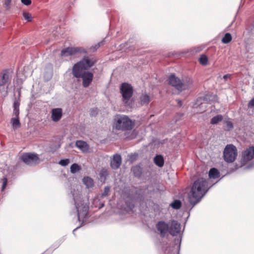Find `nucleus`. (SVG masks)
<instances>
[{
    "label": "nucleus",
    "instance_id": "nucleus-23",
    "mask_svg": "<svg viewBox=\"0 0 254 254\" xmlns=\"http://www.w3.org/2000/svg\"><path fill=\"white\" fill-rule=\"evenodd\" d=\"M223 117L221 115H218L213 117L210 121V123L212 125H215L218 124L219 122L222 121Z\"/></svg>",
    "mask_w": 254,
    "mask_h": 254
},
{
    "label": "nucleus",
    "instance_id": "nucleus-13",
    "mask_svg": "<svg viewBox=\"0 0 254 254\" xmlns=\"http://www.w3.org/2000/svg\"><path fill=\"white\" fill-rule=\"evenodd\" d=\"M122 163V157L120 154H116L114 155L111 159L110 166L112 169H118Z\"/></svg>",
    "mask_w": 254,
    "mask_h": 254
},
{
    "label": "nucleus",
    "instance_id": "nucleus-29",
    "mask_svg": "<svg viewBox=\"0 0 254 254\" xmlns=\"http://www.w3.org/2000/svg\"><path fill=\"white\" fill-rule=\"evenodd\" d=\"M174 209H178L181 207L182 203L179 200H175L170 205Z\"/></svg>",
    "mask_w": 254,
    "mask_h": 254
},
{
    "label": "nucleus",
    "instance_id": "nucleus-21",
    "mask_svg": "<svg viewBox=\"0 0 254 254\" xmlns=\"http://www.w3.org/2000/svg\"><path fill=\"white\" fill-rule=\"evenodd\" d=\"M220 176L219 172L218 170L215 168L210 169L209 172V177L210 178L217 179Z\"/></svg>",
    "mask_w": 254,
    "mask_h": 254
},
{
    "label": "nucleus",
    "instance_id": "nucleus-24",
    "mask_svg": "<svg viewBox=\"0 0 254 254\" xmlns=\"http://www.w3.org/2000/svg\"><path fill=\"white\" fill-rule=\"evenodd\" d=\"M232 37L231 34L226 33L222 38L221 41L224 44H228L232 41Z\"/></svg>",
    "mask_w": 254,
    "mask_h": 254
},
{
    "label": "nucleus",
    "instance_id": "nucleus-31",
    "mask_svg": "<svg viewBox=\"0 0 254 254\" xmlns=\"http://www.w3.org/2000/svg\"><path fill=\"white\" fill-rule=\"evenodd\" d=\"M23 16L25 20L30 22L32 20V17L31 14L28 12H23Z\"/></svg>",
    "mask_w": 254,
    "mask_h": 254
},
{
    "label": "nucleus",
    "instance_id": "nucleus-7",
    "mask_svg": "<svg viewBox=\"0 0 254 254\" xmlns=\"http://www.w3.org/2000/svg\"><path fill=\"white\" fill-rule=\"evenodd\" d=\"M76 208L77 212V217L78 221H83L88 214L89 207L83 201L80 200L79 202L75 198H74Z\"/></svg>",
    "mask_w": 254,
    "mask_h": 254
},
{
    "label": "nucleus",
    "instance_id": "nucleus-44",
    "mask_svg": "<svg viewBox=\"0 0 254 254\" xmlns=\"http://www.w3.org/2000/svg\"><path fill=\"white\" fill-rule=\"evenodd\" d=\"M173 254H179V251H176Z\"/></svg>",
    "mask_w": 254,
    "mask_h": 254
},
{
    "label": "nucleus",
    "instance_id": "nucleus-38",
    "mask_svg": "<svg viewBox=\"0 0 254 254\" xmlns=\"http://www.w3.org/2000/svg\"><path fill=\"white\" fill-rule=\"evenodd\" d=\"M21 2L25 5H29L31 3V0H21Z\"/></svg>",
    "mask_w": 254,
    "mask_h": 254
},
{
    "label": "nucleus",
    "instance_id": "nucleus-45",
    "mask_svg": "<svg viewBox=\"0 0 254 254\" xmlns=\"http://www.w3.org/2000/svg\"><path fill=\"white\" fill-rule=\"evenodd\" d=\"M20 91L19 90V95H20Z\"/></svg>",
    "mask_w": 254,
    "mask_h": 254
},
{
    "label": "nucleus",
    "instance_id": "nucleus-22",
    "mask_svg": "<svg viewBox=\"0 0 254 254\" xmlns=\"http://www.w3.org/2000/svg\"><path fill=\"white\" fill-rule=\"evenodd\" d=\"M141 105L147 104L150 102V96L146 94H142L140 97Z\"/></svg>",
    "mask_w": 254,
    "mask_h": 254
},
{
    "label": "nucleus",
    "instance_id": "nucleus-26",
    "mask_svg": "<svg viewBox=\"0 0 254 254\" xmlns=\"http://www.w3.org/2000/svg\"><path fill=\"white\" fill-rule=\"evenodd\" d=\"M70 169L72 174H75L81 170V167L77 164L74 163L71 165Z\"/></svg>",
    "mask_w": 254,
    "mask_h": 254
},
{
    "label": "nucleus",
    "instance_id": "nucleus-15",
    "mask_svg": "<svg viewBox=\"0 0 254 254\" xmlns=\"http://www.w3.org/2000/svg\"><path fill=\"white\" fill-rule=\"evenodd\" d=\"M168 81L170 85L180 91L182 81L179 78L176 77L174 74H172L169 77Z\"/></svg>",
    "mask_w": 254,
    "mask_h": 254
},
{
    "label": "nucleus",
    "instance_id": "nucleus-11",
    "mask_svg": "<svg viewBox=\"0 0 254 254\" xmlns=\"http://www.w3.org/2000/svg\"><path fill=\"white\" fill-rule=\"evenodd\" d=\"M156 228L162 237H164L166 234L169 232V226L164 221H159L156 224Z\"/></svg>",
    "mask_w": 254,
    "mask_h": 254
},
{
    "label": "nucleus",
    "instance_id": "nucleus-27",
    "mask_svg": "<svg viewBox=\"0 0 254 254\" xmlns=\"http://www.w3.org/2000/svg\"><path fill=\"white\" fill-rule=\"evenodd\" d=\"M135 176L139 177L141 174V168L139 166H136L132 167L131 169Z\"/></svg>",
    "mask_w": 254,
    "mask_h": 254
},
{
    "label": "nucleus",
    "instance_id": "nucleus-8",
    "mask_svg": "<svg viewBox=\"0 0 254 254\" xmlns=\"http://www.w3.org/2000/svg\"><path fill=\"white\" fill-rule=\"evenodd\" d=\"M10 81L11 78L7 70H4L0 73V92L1 93H7Z\"/></svg>",
    "mask_w": 254,
    "mask_h": 254
},
{
    "label": "nucleus",
    "instance_id": "nucleus-25",
    "mask_svg": "<svg viewBox=\"0 0 254 254\" xmlns=\"http://www.w3.org/2000/svg\"><path fill=\"white\" fill-rule=\"evenodd\" d=\"M109 173L107 170L103 169L101 170L99 173L100 179L101 181H105L107 177L108 176Z\"/></svg>",
    "mask_w": 254,
    "mask_h": 254
},
{
    "label": "nucleus",
    "instance_id": "nucleus-5",
    "mask_svg": "<svg viewBox=\"0 0 254 254\" xmlns=\"http://www.w3.org/2000/svg\"><path fill=\"white\" fill-rule=\"evenodd\" d=\"M19 106L20 101L19 100H16L13 104V114L12 118L10 120V123L12 127L14 130L19 128L21 126V124L19 121Z\"/></svg>",
    "mask_w": 254,
    "mask_h": 254
},
{
    "label": "nucleus",
    "instance_id": "nucleus-10",
    "mask_svg": "<svg viewBox=\"0 0 254 254\" xmlns=\"http://www.w3.org/2000/svg\"><path fill=\"white\" fill-rule=\"evenodd\" d=\"M21 160L27 165H32L39 163V158L37 154L26 153L20 157Z\"/></svg>",
    "mask_w": 254,
    "mask_h": 254
},
{
    "label": "nucleus",
    "instance_id": "nucleus-28",
    "mask_svg": "<svg viewBox=\"0 0 254 254\" xmlns=\"http://www.w3.org/2000/svg\"><path fill=\"white\" fill-rule=\"evenodd\" d=\"M199 62L203 65H207L208 62L207 57L205 55H202L199 58Z\"/></svg>",
    "mask_w": 254,
    "mask_h": 254
},
{
    "label": "nucleus",
    "instance_id": "nucleus-19",
    "mask_svg": "<svg viewBox=\"0 0 254 254\" xmlns=\"http://www.w3.org/2000/svg\"><path fill=\"white\" fill-rule=\"evenodd\" d=\"M82 182L88 189L91 188L94 186V181L89 177H84L82 179Z\"/></svg>",
    "mask_w": 254,
    "mask_h": 254
},
{
    "label": "nucleus",
    "instance_id": "nucleus-30",
    "mask_svg": "<svg viewBox=\"0 0 254 254\" xmlns=\"http://www.w3.org/2000/svg\"><path fill=\"white\" fill-rule=\"evenodd\" d=\"M103 44V42H100L95 45L94 46H92L90 48V50L94 52L97 51V50L101 46V45Z\"/></svg>",
    "mask_w": 254,
    "mask_h": 254
},
{
    "label": "nucleus",
    "instance_id": "nucleus-40",
    "mask_svg": "<svg viewBox=\"0 0 254 254\" xmlns=\"http://www.w3.org/2000/svg\"><path fill=\"white\" fill-rule=\"evenodd\" d=\"M97 110L96 109H92L91 111V112H90V115L91 116H95L96 115H97Z\"/></svg>",
    "mask_w": 254,
    "mask_h": 254
},
{
    "label": "nucleus",
    "instance_id": "nucleus-12",
    "mask_svg": "<svg viewBox=\"0 0 254 254\" xmlns=\"http://www.w3.org/2000/svg\"><path fill=\"white\" fill-rule=\"evenodd\" d=\"M181 230V225L177 221L172 220L169 226V233L173 236L177 235Z\"/></svg>",
    "mask_w": 254,
    "mask_h": 254
},
{
    "label": "nucleus",
    "instance_id": "nucleus-39",
    "mask_svg": "<svg viewBox=\"0 0 254 254\" xmlns=\"http://www.w3.org/2000/svg\"><path fill=\"white\" fill-rule=\"evenodd\" d=\"M248 107L249 108H253L254 107V98L251 99L248 104Z\"/></svg>",
    "mask_w": 254,
    "mask_h": 254
},
{
    "label": "nucleus",
    "instance_id": "nucleus-20",
    "mask_svg": "<svg viewBox=\"0 0 254 254\" xmlns=\"http://www.w3.org/2000/svg\"><path fill=\"white\" fill-rule=\"evenodd\" d=\"M154 163L156 165L160 167L163 166L164 160L163 156L161 155H156L154 159Z\"/></svg>",
    "mask_w": 254,
    "mask_h": 254
},
{
    "label": "nucleus",
    "instance_id": "nucleus-41",
    "mask_svg": "<svg viewBox=\"0 0 254 254\" xmlns=\"http://www.w3.org/2000/svg\"><path fill=\"white\" fill-rule=\"evenodd\" d=\"M231 76V74H227L223 76V79L226 81L228 78H230Z\"/></svg>",
    "mask_w": 254,
    "mask_h": 254
},
{
    "label": "nucleus",
    "instance_id": "nucleus-4",
    "mask_svg": "<svg viewBox=\"0 0 254 254\" xmlns=\"http://www.w3.org/2000/svg\"><path fill=\"white\" fill-rule=\"evenodd\" d=\"M120 89L123 97V102L126 106L131 107L132 103L129 101L133 95L132 86L129 83L124 82L121 85Z\"/></svg>",
    "mask_w": 254,
    "mask_h": 254
},
{
    "label": "nucleus",
    "instance_id": "nucleus-3",
    "mask_svg": "<svg viewBox=\"0 0 254 254\" xmlns=\"http://www.w3.org/2000/svg\"><path fill=\"white\" fill-rule=\"evenodd\" d=\"M114 124L117 130H129L132 128V122L127 116H116L114 119Z\"/></svg>",
    "mask_w": 254,
    "mask_h": 254
},
{
    "label": "nucleus",
    "instance_id": "nucleus-34",
    "mask_svg": "<svg viewBox=\"0 0 254 254\" xmlns=\"http://www.w3.org/2000/svg\"><path fill=\"white\" fill-rule=\"evenodd\" d=\"M225 124L226 125L227 130H231L234 127L233 124L229 120L226 121Z\"/></svg>",
    "mask_w": 254,
    "mask_h": 254
},
{
    "label": "nucleus",
    "instance_id": "nucleus-33",
    "mask_svg": "<svg viewBox=\"0 0 254 254\" xmlns=\"http://www.w3.org/2000/svg\"><path fill=\"white\" fill-rule=\"evenodd\" d=\"M69 160L68 159L61 160L59 164L62 166H66L69 163Z\"/></svg>",
    "mask_w": 254,
    "mask_h": 254
},
{
    "label": "nucleus",
    "instance_id": "nucleus-18",
    "mask_svg": "<svg viewBox=\"0 0 254 254\" xmlns=\"http://www.w3.org/2000/svg\"><path fill=\"white\" fill-rule=\"evenodd\" d=\"M75 146L83 153H87L89 151V145L84 141L77 140L75 142Z\"/></svg>",
    "mask_w": 254,
    "mask_h": 254
},
{
    "label": "nucleus",
    "instance_id": "nucleus-6",
    "mask_svg": "<svg viewBox=\"0 0 254 254\" xmlns=\"http://www.w3.org/2000/svg\"><path fill=\"white\" fill-rule=\"evenodd\" d=\"M237 155V150L234 145L229 144L225 147L223 157L224 160L228 163L233 162Z\"/></svg>",
    "mask_w": 254,
    "mask_h": 254
},
{
    "label": "nucleus",
    "instance_id": "nucleus-17",
    "mask_svg": "<svg viewBox=\"0 0 254 254\" xmlns=\"http://www.w3.org/2000/svg\"><path fill=\"white\" fill-rule=\"evenodd\" d=\"M193 80L190 77H186L183 81H181V88L180 91L188 90L193 86Z\"/></svg>",
    "mask_w": 254,
    "mask_h": 254
},
{
    "label": "nucleus",
    "instance_id": "nucleus-14",
    "mask_svg": "<svg viewBox=\"0 0 254 254\" xmlns=\"http://www.w3.org/2000/svg\"><path fill=\"white\" fill-rule=\"evenodd\" d=\"M245 161H250L254 158V146H251L247 148L242 153Z\"/></svg>",
    "mask_w": 254,
    "mask_h": 254
},
{
    "label": "nucleus",
    "instance_id": "nucleus-35",
    "mask_svg": "<svg viewBox=\"0 0 254 254\" xmlns=\"http://www.w3.org/2000/svg\"><path fill=\"white\" fill-rule=\"evenodd\" d=\"M247 28L251 31H254V18L248 24Z\"/></svg>",
    "mask_w": 254,
    "mask_h": 254
},
{
    "label": "nucleus",
    "instance_id": "nucleus-2",
    "mask_svg": "<svg viewBox=\"0 0 254 254\" xmlns=\"http://www.w3.org/2000/svg\"><path fill=\"white\" fill-rule=\"evenodd\" d=\"M211 186L203 178H199L193 182L189 194V201L192 207L200 201Z\"/></svg>",
    "mask_w": 254,
    "mask_h": 254
},
{
    "label": "nucleus",
    "instance_id": "nucleus-32",
    "mask_svg": "<svg viewBox=\"0 0 254 254\" xmlns=\"http://www.w3.org/2000/svg\"><path fill=\"white\" fill-rule=\"evenodd\" d=\"M110 191V188L109 187L107 186L104 188V191L101 194L102 197H104L107 196Z\"/></svg>",
    "mask_w": 254,
    "mask_h": 254
},
{
    "label": "nucleus",
    "instance_id": "nucleus-36",
    "mask_svg": "<svg viewBox=\"0 0 254 254\" xmlns=\"http://www.w3.org/2000/svg\"><path fill=\"white\" fill-rule=\"evenodd\" d=\"M1 181H2V187H1V190H3L5 189V187H6V186L7 185V179L6 178V177H3L1 179Z\"/></svg>",
    "mask_w": 254,
    "mask_h": 254
},
{
    "label": "nucleus",
    "instance_id": "nucleus-16",
    "mask_svg": "<svg viewBox=\"0 0 254 254\" xmlns=\"http://www.w3.org/2000/svg\"><path fill=\"white\" fill-rule=\"evenodd\" d=\"M62 115L63 112L61 108H54L51 111V119L55 122H59L61 119Z\"/></svg>",
    "mask_w": 254,
    "mask_h": 254
},
{
    "label": "nucleus",
    "instance_id": "nucleus-9",
    "mask_svg": "<svg viewBox=\"0 0 254 254\" xmlns=\"http://www.w3.org/2000/svg\"><path fill=\"white\" fill-rule=\"evenodd\" d=\"M86 50L81 47H67L62 50L61 56H74L77 53H86Z\"/></svg>",
    "mask_w": 254,
    "mask_h": 254
},
{
    "label": "nucleus",
    "instance_id": "nucleus-42",
    "mask_svg": "<svg viewBox=\"0 0 254 254\" xmlns=\"http://www.w3.org/2000/svg\"><path fill=\"white\" fill-rule=\"evenodd\" d=\"M11 0H5L4 4L7 7H9V6L11 3Z\"/></svg>",
    "mask_w": 254,
    "mask_h": 254
},
{
    "label": "nucleus",
    "instance_id": "nucleus-1",
    "mask_svg": "<svg viewBox=\"0 0 254 254\" xmlns=\"http://www.w3.org/2000/svg\"><path fill=\"white\" fill-rule=\"evenodd\" d=\"M97 62L93 57L84 56L81 60L75 64L72 68V74L78 80H82V85L87 88L92 82L94 75L88 70L93 66Z\"/></svg>",
    "mask_w": 254,
    "mask_h": 254
},
{
    "label": "nucleus",
    "instance_id": "nucleus-43",
    "mask_svg": "<svg viewBox=\"0 0 254 254\" xmlns=\"http://www.w3.org/2000/svg\"><path fill=\"white\" fill-rule=\"evenodd\" d=\"M178 103L180 106H181L182 105V101L180 100H178Z\"/></svg>",
    "mask_w": 254,
    "mask_h": 254
},
{
    "label": "nucleus",
    "instance_id": "nucleus-37",
    "mask_svg": "<svg viewBox=\"0 0 254 254\" xmlns=\"http://www.w3.org/2000/svg\"><path fill=\"white\" fill-rule=\"evenodd\" d=\"M126 204L127 206L128 210H132L134 207V205L130 201H127L126 202Z\"/></svg>",
    "mask_w": 254,
    "mask_h": 254
}]
</instances>
